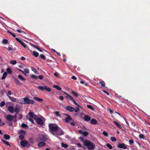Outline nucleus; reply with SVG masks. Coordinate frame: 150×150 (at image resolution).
<instances>
[{
  "label": "nucleus",
  "mask_w": 150,
  "mask_h": 150,
  "mask_svg": "<svg viewBox=\"0 0 150 150\" xmlns=\"http://www.w3.org/2000/svg\"><path fill=\"white\" fill-rule=\"evenodd\" d=\"M83 144L86 146L88 150H93L94 149V143L88 140L85 141L83 142Z\"/></svg>",
  "instance_id": "1"
},
{
  "label": "nucleus",
  "mask_w": 150,
  "mask_h": 150,
  "mask_svg": "<svg viewBox=\"0 0 150 150\" xmlns=\"http://www.w3.org/2000/svg\"><path fill=\"white\" fill-rule=\"evenodd\" d=\"M48 126L50 131L57 132L59 128L57 125H54L53 124H49Z\"/></svg>",
  "instance_id": "2"
},
{
  "label": "nucleus",
  "mask_w": 150,
  "mask_h": 150,
  "mask_svg": "<svg viewBox=\"0 0 150 150\" xmlns=\"http://www.w3.org/2000/svg\"><path fill=\"white\" fill-rule=\"evenodd\" d=\"M19 135V138L21 140H23L26 134L25 131L24 130H19L18 132Z\"/></svg>",
  "instance_id": "3"
},
{
  "label": "nucleus",
  "mask_w": 150,
  "mask_h": 150,
  "mask_svg": "<svg viewBox=\"0 0 150 150\" xmlns=\"http://www.w3.org/2000/svg\"><path fill=\"white\" fill-rule=\"evenodd\" d=\"M23 99L24 104H33L35 103L34 100L29 99L28 97L23 98Z\"/></svg>",
  "instance_id": "4"
},
{
  "label": "nucleus",
  "mask_w": 150,
  "mask_h": 150,
  "mask_svg": "<svg viewBox=\"0 0 150 150\" xmlns=\"http://www.w3.org/2000/svg\"><path fill=\"white\" fill-rule=\"evenodd\" d=\"M20 111V109L19 107L16 106L15 108L10 106V113H13L16 112V114H18Z\"/></svg>",
  "instance_id": "5"
},
{
  "label": "nucleus",
  "mask_w": 150,
  "mask_h": 150,
  "mask_svg": "<svg viewBox=\"0 0 150 150\" xmlns=\"http://www.w3.org/2000/svg\"><path fill=\"white\" fill-rule=\"evenodd\" d=\"M44 120L45 121V118L43 117H38L36 120L37 124L41 125H43L44 124Z\"/></svg>",
  "instance_id": "6"
},
{
  "label": "nucleus",
  "mask_w": 150,
  "mask_h": 150,
  "mask_svg": "<svg viewBox=\"0 0 150 150\" xmlns=\"http://www.w3.org/2000/svg\"><path fill=\"white\" fill-rule=\"evenodd\" d=\"M38 139L41 141L45 142L47 140L48 138L46 135H42L39 136Z\"/></svg>",
  "instance_id": "7"
},
{
  "label": "nucleus",
  "mask_w": 150,
  "mask_h": 150,
  "mask_svg": "<svg viewBox=\"0 0 150 150\" xmlns=\"http://www.w3.org/2000/svg\"><path fill=\"white\" fill-rule=\"evenodd\" d=\"M15 39L20 44H21L25 48H27L28 47L22 41L18 38H16Z\"/></svg>",
  "instance_id": "8"
},
{
  "label": "nucleus",
  "mask_w": 150,
  "mask_h": 150,
  "mask_svg": "<svg viewBox=\"0 0 150 150\" xmlns=\"http://www.w3.org/2000/svg\"><path fill=\"white\" fill-rule=\"evenodd\" d=\"M64 115L67 116V117L65 119V121L67 123H68L70 121L72 120L71 117L69 115L67 114H65Z\"/></svg>",
  "instance_id": "9"
},
{
  "label": "nucleus",
  "mask_w": 150,
  "mask_h": 150,
  "mask_svg": "<svg viewBox=\"0 0 150 150\" xmlns=\"http://www.w3.org/2000/svg\"><path fill=\"white\" fill-rule=\"evenodd\" d=\"M57 132V134L53 133V134L54 135H57L61 136L63 135L64 134V132L60 128L58 130Z\"/></svg>",
  "instance_id": "10"
},
{
  "label": "nucleus",
  "mask_w": 150,
  "mask_h": 150,
  "mask_svg": "<svg viewBox=\"0 0 150 150\" xmlns=\"http://www.w3.org/2000/svg\"><path fill=\"white\" fill-rule=\"evenodd\" d=\"M117 147L120 149H126L127 146L124 143H119L117 146Z\"/></svg>",
  "instance_id": "11"
},
{
  "label": "nucleus",
  "mask_w": 150,
  "mask_h": 150,
  "mask_svg": "<svg viewBox=\"0 0 150 150\" xmlns=\"http://www.w3.org/2000/svg\"><path fill=\"white\" fill-rule=\"evenodd\" d=\"M66 110H68L71 112H73L75 110V108L70 106H67L66 108Z\"/></svg>",
  "instance_id": "12"
},
{
  "label": "nucleus",
  "mask_w": 150,
  "mask_h": 150,
  "mask_svg": "<svg viewBox=\"0 0 150 150\" xmlns=\"http://www.w3.org/2000/svg\"><path fill=\"white\" fill-rule=\"evenodd\" d=\"M63 93L67 95L66 98H68L69 100L72 101L73 99V98L71 96L69 95L68 93L65 92H63Z\"/></svg>",
  "instance_id": "13"
},
{
  "label": "nucleus",
  "mask_w": 150,
  "mask_h": 150,
  "mask_svg": "<svg viewBox=\"0 0 150 150\" xmlns=\"http://www.w3.org/2000/svg\"><path fill=\"white\" fill-rule=\"evenodd\" d=\"M28 144L27 142L25 140L21 141L20 142V145L23 147H25Z\"/></svg>",
  "instance_id": "14"
},
{
  "label": "nucleus",
  "mask_w": 150,
  "mask_h": 150,
  "mask_svg": "<svg viewBox=\"0 0 150 150\" xmlns=\"http://www.w3.org/2000/svg\"><path fill=\"white\" fill-rule=\"evenodd\" d=\"M28 115L31 117H32L36 120L37 118V116L33 112H29Z\"/></svg>",
  "instance_id": "15"
},
{
  "label": "nucleus",
  "mask_w": 150,
  "mask_h": 150,
  "mask_svg": "<svg viewBox=\"0 0 150 150\" xmlns=\"http://www.w3.org/2000/svg\"><path fill=\"white\" fill-rule=\"evenodd\" d=\"M91 118L88 115H85L84 116V119L86 121H88L91 120Z\"/></svg>",
  "instance_id": "16"
},
{
  "label": "nucleus",
  "mask_w": 150,
  "mask_h": 150,
  "mask_svg": "<svg viewBox=\"0 0 150 150\" xmlns=\"http://www.w3.org/2000/svg\"><path fill=\"white\" fill-rule=\"evenodd\" d=\"M33 99L35 101L38 102H41L43 101V100L42 99L37 97H34Z\"/></svg>",
  "instance_id": "17"
},
{
  "label": "nucleus",
  "mask_w": 150,
  "mask_h": 150,
  "mask_svg": "<svg viewBox=\"0 0 150 150\" xmlns=\"http://www.w3.org/2000/svg\"><path fill=\"white\" fill-rule=\"evenodd\" d=\"M46 144L44 142H40L38 144V146L39 147H41L45 145Z\"/></svg>",
  "instance_id": "18"
},
{
  "label": "nucleus",
  "mask_w": 150,
  "mask_h": 150,
  "mask_svg": "<svg viewBox=\"0 0 150 150\" xmlns=\"http://www.w3.org/2000/svg\"><path fill=\"white\" fill-rule=\"evenodd\" d=\"M90 123L93 125H96L97 124V121L94 119H92Z\"/></svg>",
  "instance_id": "19"
},
{
  "label": "nucleus",
  "mask_w": 150,
  "mask_h": 150,
  "mask_svg": "<svg viewBox=\"0 0 150 150\" xmlns=\"http://www.w3.org/2000/svg\"><path fill=\"white\" fill-rule=\"evenodd\" d=\"M113 122L114 123V124L115 125L118 127L120 129L122 128L118 122L115 121H113Z\"/></svg>",
  "instance_id": "20"
},
{
  "label": "nucleus",
  "mask_w": 150,
  "mask_h": 150,
  "mask_svg": "<svg viewBox=\"0 0 150 150\" xmlns=\"http://www.w3.org/2000/svg\"><path fill=\"white\" fill-rule=\"evenodd\" d=\"M2 43L3 44L5 45L8 43V41L6 39H3Z\"/></svg>",
  "instance_id": "21"
},
{
  "label": "nucleus",
  "mask_w": 150,
  "mask_h": 150,
  "mask_svg": "<svg viewBox=\"0 0 150 150\" xmlns=\"http://www.w3.org/2000/svg\"><path fill=\"white\" fill-rule=\"evenodd\" d=\"M53 87L56 88L59 91H61L62 90L61 88L58 85H54L53 86Z\"/></svg>",
  "instance_id": "22"
},
{
  "label": "nucleus",
  "mask_w": 150,
  "mask_h": 150,
  "mask_svg": "<svg viewBox=\"0 0 150 150\" xmlns=\"http://www.w3.org/2000/svg\"><path fill=\"white\" fill-rule=\"evenodd\" d=\"M44 90H45L46 91H47L50 92L51 91V89L49 87H47V86H44Z\"/></svg>",
  "instance_id": "23"
},
{
  "label": "nucleus",
  "mask_w": 150,
  "mask_h": 150,
  "mask_svg": "<svg viewBox=\"0 0 150 150\" xmlns=\"http://www.w3.org/2000/svg\"><path fill=\"white\" fill-rule=\"evenodd\" d=\"M4 138L6 140H8L9 139V136L7 134H4Z\"/></svg>",
  "instance_id": "24"
},
{
  "label": "nucleus",
  "mask_w": 150,
  "mask_h": 150,
  "mask_svg": "<svg viewBox=\"0 0 150 150\" xmlns=\"http://www.w3.org/2000/svg\"><path fill=\"white\" fill-rule=\"evenodd\" d=\"M17 117L16 115H15L14 116L10 115V121L12 120L14 118H16Z\"/></svg>",
  "instance_id": "25"
},
{
  "label": "nucleus",
  "mask_w": 150,
  "mask_h": 150,
  "mask_svg": "<svg viewBox=\"0 0 150 150\" xmlns=\"http://www.w3.org/2000/svg\"><path fill=\"white\" fill-rule=\"evenodd\" d=\"M14 80L15 82L18 85H20L21 84V83L19 81L17 78H14Z\"/></svg>",
  "instance_id": "26"
},
{
  "label": "nucleus",
  "mask_w": 150,
  "mask_h": 150,
  "mask_svg": "<svg viewBox=\"0 0 150 150\" xmlns=\"http://www.w3.org/2000/svg\"><path fill=\"white\" fill-rule=\"evenodd\" d=\"M18 77L19 79H20L21 80L25 81L26 80V79L25 78L23 77L22 76L20 75H18Z\"/></svg>",
  "instance_id": "27"
},
{
  "label": "nucleus",
  "mask_w": 150,
  "mask_h": 150,
  "mask_svg": "<svg viewBox=\"0 0 150 150\" xmlns=\"http://www.w3.org/2000/svg\"><path fill=\"white\" fill-rule=\"evenodd\" d=\"M7 74L6 72H5L4 73L2 76L1 77V79L2 80L4 79L6 76L7 75Z\"/></svg>",
  "instance_id": "28"
},
{
  "label": "nucleus",
  "mask_w": 150,
  "mask_h": 150,
  "mask_svg": "<svg viewBox=\"0 0 150 150\" xmlns=\"http://www.w3.org/2000/svg\"><path fill=\"white\" fill-rule=\"evenodd\" d=\"M33 54L35 57H37L39 56V53L35 51L33 52Z\"/></svg>",
  "instance_id": "29"
},
{
  "label": "nucleus",
  "mask_w": 150,
  "mask_h": 150,
  "mask_svg": "<svg viewBox=\"0 0 150 150\" xmlns=\"http://www.w3.org/2000/svg\"><path fill=\"white\" fill-rule=\"evenodd\" d=\"M31 69L33 71L35 74H37L38 73V72L35 68L33 67H31Z\"/></svg>",
  "instance_id": "30"
},
{
  "label": "nucleus",
  "mask_w": 150,
  "mask_h": 150,
  "mask_svg": "<svg viewBox=\"0 0 150 150\" xmlns=\"http://www.w3.org/2000/svg\"><path fill=\"white\" fill-rule=\"evenodd\" d=\"M71 92V93L73 94L75 97H78L79 96V94L74 91H72Z\"/></svg>",
  "instance_id": "31"
},
{
  "label": "nucleus",
  "mask_w": 150,
  "mask_h": 150,
  "mask_svg": "<svg viewBox=\"0 0 150 150\" xmlns=\"http://www.w3.org/2000/svg\"><path fill=\"white\" fill-rule=\"evenodd\" d=\"M62 146L63 147L65 148H67L68 147V145L67 144H65L63 143H62Z\"/></svg>",
  "instance_id": "32"
},
{
  "label": "nucleus",
  "mask_w": 150,
  "mask_h": 150,
  "mask_svg": "<svg viewBox=\"0 0 150 150\" xmlns=\"http://www.w3.org/2000/svg\"><path fill=\"white\" fill-rule=\"evenodd\" d=\"M31 78L33 79H36L38 78V76L33 74L32 75H31Z\"/></svg>",
  "instance_id": "33"
},
{
  "label": "nucleus",
  "mask_w": 150,
  "mask_h": 150,
  "mask_svg": "<svg viewBox=\"0 0 150 150\" xmlns=\"http://www.w3.org/2000/svg\"><path fill=\"white\" fill-rule=\"evenodd\" d=\"M139 137L140 139H144L145 138V136L143 134H140L139 135Z\"/></svg>",
  "instance_id": "34"
},
{
  "label": "nucleus",
  "mask_w": 150,
  "mask_h": 150,
  "mask_svg": "<svg viewBox=\"0 0 150 150\" xmlns=\"http://www.w3.org/2000/svg\"><path fill=\"white\" fill-rule=\"evenodd\" d=\"M10 100L13 102H16V98H13L11 96H10Z\"/></svg>",
  "instance_id": "35"
},
{
  "label": "nucleus",
  "mask_w": 150,
  "mask_h": 150,
  "mask_svg": "<svg viewBox=\"0 0 150 150\" xmlns=\"http://www.w3.org/2000/svg\"><path fill=\"white\" fill-rule=\"evenodd\" d=\"M1 141L3 142L6 145L8 146H9V143L7 141H6L4 140H2Z\"/></svg>",
  "instance_id": "36"
},
{
  "label": "nucleus",
  "mask_w": 150,
  "mask_h": 150,
  "mask_svg": "<svg viewBox=\"0 0 150 150\" xmlns=\"http://www.w3.org/2000/svg\"><path fill=\"white\" fill-rule=\"evenodd\" d=\"M44 86L43 87L41 86H39L38 87V89H39L41 91H43L44 90Z\"/></svg>",
  "instance_id": "37"
},
{
  "label": "nucleus",
  "mask_w": 150,
  "mask_h": 150,
  "mask_svg": "<svg viewBox=\"0 0 150 150\" xmlns=\"http://www.w3.org/2000/svg\"><path fill=\"white\" fill-rule=\"evenodd\" d=\"M40 57L43 60H45L46 59V57L43 54H41L40 55Z\"/></svg>",
  "instance_id": "38"
},
{
  "label": "nucleus",
  "mask_w": 150,
  "mask_h": 150,
  "mask_svg": "<svg viewBox=\"0 0 150 150\" xmlns=\"http://www.w3.org/2000/svg\"><path fill=\"white\" fill-rule=\"evenodd\" d=\"M106 146L110 149H112V146L109 144L108 143L106 144Z\"/></svg>",
  "instance_id": "39"
},
{
  "label": "nucleus",
  "mask_w": 150,
  "mask_h": 150,
  "mask_svg": "<svg viewBox=\"0 0 150 150\" xmlns=\"http://www.w3.org/2000/svg\"><path fill=\"white\" fill-rule=\"evenodd\" d=\"M110 140L113 142H115L116 140V138L115 137H112L110 138Z\"/></svg>",
  "instance_id": "40"
},
{
  "label": "nucleus",
  "mask_w": 150,
  "mask_h": 150,
  "mask_svg": "<svg viewBox=\"0 0 150 150\" xmlns=\"http://www.w3.org/2000/svg\"><path fill=\"white\" fill-rule=\"evenodd\" d=\"M87 107L88 108L91 109L92 110H94V109L93 108V107L91 105H87Z\"/></svg>",
  "instance_id": "41"
},
{
  "label": "nucleus",
  "mask_w": 150,
  "mask_h": 150,
  "mask_svg": "<svg viewBox=\"0 0 150 150\" xmlns=\"http://www.w3.org/2000/svg\"><path fill=\"white\" fill-rule=\"evenodd\" d=\"M21 127L23 128H27L28 127V126L26 124L22 123L21 125Z\"/></svg>",
  "instance_id": "42"
},
{
  "label": "nucleus",
  "mask_w": 150,
  "mask_h": 150,
  "mask_svg": "<svg viewBox=\"0 0 150 150\" xmlns=\"http://www.w3.org/2000/svg\"><path fill=\"white\" fill-rule=\"evenodd\" d=\"M71 101H72L74 103L75 105H77L78 107H81L76 102V101L74 100L73 99Z\"/></svg>",
  "instance_id": "43"
},
{
  "label": "nucleus",
  "mask_w": 150,
  "mask_h": 150,
  "mask_svg": "<svg viewBox=\"0 0 150 150\" xmlns=\"http://www.w3.org/2000/svg\"><path fill=\"white\" fill-rule=\"evenodd\" d=\"M16 63V60H11L10 61V63L12 64L13 65L15 64Z\"/></svg>",
  "instance_id": "44"
},
{
  "label": "nucleus",
  "mask_w": 150,
  "mask_h": 150,
  "mask_svg": "<svg viewBox=\"0 0 150 150\" xmlns=\"http://www.w3.org/2000/svg\"><path fill=\"white\" fill-rule=\"evenodd\" d=\"M5 105V102H4V101L1 102L0 104V106L1 107H3L4 105Z\"/></svg>",
  "instance_id": "45"
},
{
  "label": "nucleus",
  "mask_w": 150,
  "mask_h": 150,
  "mask_svg": "<svg viewBox=\"0 0 150 150\" xmlns=\"http://www.w3.org/2000/svg\"><path fill=\"white\" fill-rule=\"evenodd\" d=\"M83 134L84 136L86 137L88 135V132L86 131H84L83 132Z\"/></svg>",
  "instance_id": "46"
},
{
  "label": "nucleus",
  "mask_w": 150,
  "mask_h": 150,
  "mask_svg": "<svg viewBox=\"0 0 150 150\" xmlns=\"http://www.w3.org/2000/svg\"><path fill=\"white\" fill-rule=\"evenodd\" d=\"M103 134L106 137H108V133L106 132H103Z\"/></svg>",
  "instance_id": "47"
},
{
  "label": "nucleus",
  "mask_w": 150,
  "mask_h": 150,
  "mask_svg": "<svg viewBox=\"0 0 150 150\" xmlns=\"http://www.w3.org/2000/svg\"><path fill=\"white\" fill-rule=\"evenodd\" d=\"M55 113L57 116L58 117H60L61 115L59 114V112L56 111L55 112Z\"/></svg>",
  "instance_id": "48"
},
{
  "label": "nucleus",
  "mask_w": 150,
  "mask_h": 150,
  "mask_svg": "<svg viewBox=\"0 0 150 150\" xmlns=\"http://www.w3.org/2000/svg\"><path fill=\"white\" fill-rule=\"evenodd\" d=\"M79 108L78 107H76L74 111L76 112H77L79 111Z\"/></svg>",
  "instance_id": "49"
},
{
  "label": "nucleus",
  "mask_w": 150,
  "mask_h": 150,
  "mask_svg": "<svg viewBox=\"0 0 150 150\" xmlns=\"http://www.w3.org/2000/svg\"><path fill=\"white\" fill-rule=\"evenodd\" d=\"M35 48L36 49H37L38 50H39V51H40V52H42V50H41L40 48V47L39 46H36V47H35Z\"/></svg>",
  "instance_id": "50"
},
{
  "label": "nucleus",
  "mask_w": 150,
  "mask_h": 150,
  "mask_svg": "<svg viewBox=\"0 0 150 150\" xmlns=\"http://www.w3.org/2000/svg\"><path fill=\"white\" fill-rule=\"evenodd\" d=\"M99 83L101 85L102 87H105V85L101 81L99 82Z\"/></svg>",
  "instance_id": "51"
},
{
  "label": "nucleus",
  "mask_w": 150,
  "mask_h": 150,
  "mask_svg": "<svg viewBox=\"0 0 150 150\" xmlns=\"http://www.w3.org/2000/svg\"><path fill=\"white\" fill-rule=\"evenodd\" d=\"M129 143L130 144H132L134 143V141L132 139H130L129 141Z\"/></svg>",
  "instance_id": "52"
},
{
  "label": "nucleus",
  "mask_w": 150,
  "mask_h": 150,
  "mask_svg": "<svg viewBox=\"0 0 150 150\" xmlns=\"http://www.w3.org/2000/svg\"><path fill=\"white\" fill-rule=\"evenodd\" d=\"M24 72L26 73H29V70L27 68H26L24 69Z\"/></svg>",
  "instance_id": "53"
},
{
  "label": "nucleus",
  "mask_w": 150,
  "mask_h": 150,
  "mask_svg": "<svg viewBox=\"0 0 150 150\" xmlns=\"http://www.w3.org/2000/svg\"><path fill=\"white\" fill-rule=\"evenodd\" d=\"M5 116H6V119L8 120H9V115H8L6 116V114L5 115Z\"/></svg>",
  "instance_id": "54"
},
{
  "label": "nucleus",
  "mask_w": 150,
  "mask_h": 150,
  "mask_svg": "<svg viewBox=\"0 0 150 150\" xmlns=\"http://www.w3.org/2000/svg\"><path fill=\"white\" fill-rule=\"evenodd\" d=\"M79 139L81 141L83 142L84 141V139L83 138L81 137H80L79 138Z\"/></svg>",
  "instance_id": "55"
},
{
  "label": "nucleus",
  "mask_w": 150,
  "mask_h": 150,
  "mask_svg": "<svg viewBox=\"0 0 150 150\" xmlns=\"http://www.w3.org/2000/svg\"><path fill=\"white\" fill-rule=\"evenodd\" d=\"M29 141L30 142L32 143H33V139L32 138H30L29 139Z\"/></svg>",
  "instance_id": "56"
},
{
  "label": "nucleus",
  "mask_w": 150,
  "mask_h": 150,
  "mask_svg": "<svg viewBox=\"0 0 150 150\" xmlns=\"http://www.w3.org/2000/svg\"><path fill=\"white\" fill-rule=\"evenodd\" d=\"M26 117L27 118L28 120H29L31 118L30 116H29V115L28 114V115H27L26 116Z\"/></svg>",
  "instance_id": "57"
},
{
  "label": "nucleus",
  "mask_w": 150,
  "mask_h": 150,
  "mask_svg": "<svg viewBox=\"0 0 150 150\" xmlns=\"http://www.w3.org/2000/svg\"><path fill=\"white\" fill-rule=\"evenodd\" d=\"M108 110H109L111 114H112L113 113V110H111L110 108H108Z\"/></svg>",
  "instance_id": "58"
},
{
  "label": "nucleus",
  "mask_w": 150,
  "mask_h": 150,
  "mask_svg": "<svg viewBox=\"0 0 150 150\" xmlns=\"http://www.w3.org/2000/svg\"><path fill=\"white\" fill-rule=\"evenodd\" d=\"M4 124H5L4 122L1 121V120L0 119V126L4 125Z\"/></svg>",
  "instance_id": "59"
},
{
  "label": "nucleus",
  "mask_w": 150,
  "mask_h": 150,
  "mask_svg": "<svg viewBox=\"0 0 150 150\" xmlns=\"http://www.w3.org/2000/svg\"><path fill=\"white\" fill-rule=\"evenodd\" d=\"M38 77L40 79H43V77L42 75H39Z\"/></svg>",
  "instance_id": "60"
},
{
  "label": "nucleus",
  "mask_w": 150,
  "mask_h": 150,
  "mask_svg": "<svg viewBox=\"0 0 150 150\" xmlns=\"http://www.w3.org/2000/svg\"><path fill=\"white\" fill-rule=\"evenodd\" d=\"M29 44L31 45V46H32L34 48H35V47H36V46L35 45H34L33 44H32V43H29Z\"/></svg>",
  "instance_id": "61"
},
{
  "label": "nucleus",
  "mask_w": 150,
  "mask_h": 150,
  "mask_svg": "<svg viewBox=\"0 0 150 150\" xmlns=\"http://www.w3.org/2000/svg\"><path fill=\"white\" fill-rule=\"evenodd\" d=\"M54 75L55 76H56L57 77H58L59 76L58 73L57 72H55L54 73Z\"/></svg>",
  "instance_id": "62"
},
{
  "label": "nucleus",
  "mask_w": 150,
  "mask_h": 150,
  "mask_svg": "<svg viewBox=\"0 0 150 150\" xmlns=\"http://www.w3.org/2000/svg\"><path fill=\"white\" fill-rule=\"evenodd\" d=\"M71 78L74 80H76L77 79L76 77L74 76H72Z\"/></svg>",
  "instance_id": "63"
},
{
  "label": "nucleus",
  "mask_w": 150,
  "mask_h": 150,
  "mask_svg": "<svg viewBox=\"0 0 150 150\" xmlns=\"http://www.w3.org/2000/svg\"><path fill=\"white\" fill-rule=\"evenodd\" d=\"M59 98L61 100H64V98L62 96H60Z\"/></svg>",
  "instance_id": "64"
}]
</instances>
